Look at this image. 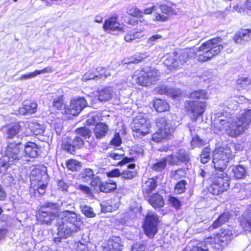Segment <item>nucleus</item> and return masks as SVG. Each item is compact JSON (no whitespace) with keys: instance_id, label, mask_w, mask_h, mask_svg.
<instances>
[{"instance_id":"obj_1","label":"nucleus","mask_w":251,"mask_h":251,"mask_svg":"<svg viewBox=\"0 0 251 251\" xmlns=\"http://www.w3.org/2000/svg\"><path fill=\"white\" fill-rule=\"evenodd\" d=\"M251 123V109L246 110L236 118H232L230 114L222 113L217 116L211 130L216 134L225 131L229 136L236 137L244 132Z\"/></svg>"},{"instance_id":"obj_2","label":"nucleus","mask_w":251,"mask_h":251,"mask_svg":"<svg viewBox=\"0 0 251 251\" xmlns=\"http://www.w3.org/2000/svg\"><path fill=\"white\" fill-rule=\"evenodd\" d=\"M197 51L194 49H186L178 52H173L165 57L164 64L171 69L181 67L189 59L196 56Z\"/></svg>"},{"instance_id":"obj_3","label":"nucleus","mask_w":251,"mask_h":251,"mask_svg":"<svg viewBox=\"0 0 251 251\" xmlns=\"http://www.w3.org/2000/svg\"><path fill=\"white\" fill-rule=\"evenodd\" d=\"M221 42L222 39L217 37L203 43L197 50L202 52L198 56V61L205 62L218 54L223 49V47L221 45Z\"/></svg>"},{"instance_id":"obj_4","label":"nucleus","mask_w":251,"mask_h":251,"mask_svg":"<svg viewBox=\"0 0 251 251\" xmlns=\"http://www.w3.org/2000/svg\"><path fill=\"white\" fill-rule=\"evenodd\" d=\"M160 76L158 70L149 67L136 71L132 77L136 83L147 87L155 84L160 79Z\"/></svg>"},{"instance_id":"obj_5","label":"nucleus","mask_w":251,"mask_h":251,"mask_svg":"<svg viewBox=\"0 0 251 251\" xmlns=\"http://www.w3.org/2000/svg\"><path fill=\"white\" fill-rule=\"evenodd\" d=\"M59 205L56 203L46 202L39 210L37 215L38 222L42 224L50 225L58 215Z\"/></svg>"},{"instance_id":"obj_6","label":"nucleus","mask_w":251,"mask_h":251,"mask_svg":"<svg viewBox=\"0 0 251 251\" xmlns=\"http://www.w3.org/2000/svg\"><path fill=\"white\" fill-rule=\"evenodd\" d=\"M229 177L223 171L217 173L213 176L208 191L213 195H219L226 191L229 187Z\"/></svg>"},{"instance_id":"obj_7","label":"nucleus","mask_w":251,"mask_h":251,"mask_svg":"<svg viewBox=\"0 0 251 251\" xmlns=\"http://www.w3.org/2000/svg\"><path fill=\"white\" fill-rule=\"evenodd\" d=\"M231 154L230 149L227 147H220L216 149L213 154V163L215 169L219 172L223 171Z\"/></svg>"},{"instance_id":"obj_8","label":"nucleus","mask_w":251,"mask_h":251,"mask_svg":"<svg viewBox=\"0 0 251 251\" xmlns=\"http://www.w3.org/2000/svg\"><path fill=\"white\" fill-rule=\"evenodd\" d=\"M150 122L147 118H135L132 126L133 136L136 138H141L150 132Z\"/></svg>"},{"instance_id":"obj_9","label":"nucleus","mask_w":251,"mask_h":251,"mask_svg":"<svg viewBox=\"0 0 251 251\" xmlns=\"http://www.w3.org/2000/svg\"><path fill=\"white\" fill-rule=\"evenodd\" d=\"M205 102L186 101L185 102V107L191 119L196 121L200 116H202L205 110Z\"/></svg>"},{"instance_id":"obj_10","label":"nucleus","mask_w":251,"mask_h":251,"mask_svg":"<svg viewBox=\"0 0 251 251\" xmlns=\"http://www.w3.org/2000/svg\"><path fill=\"white\" fill-rule=\"evenodd\" d=\"M158 222V218L157 214L154 212H148L145 218L143 227L145 234L149 238L153 237L157 232L156 226Z\"/></svg>"},{"instance_id":"obj_11","label":"nucleus","mask_w":251,"mask_h":251,"mask_svg":"<svg viewBox=\"0 0 251 251\" xmlns=\"http://www.w3.org/2000/svg\"><path fill=\"white\" fill-rule=\"evenodd\" d=\"M23 152L22 144H16L9 141H8V145L5 151V157L9 159L8 160V164H10L11 162H13L14 160L22 158Z\"/></svg>"},{"instance_id":"obj_12","label":"nucleus","mask_w":251,"mask_h":251,"mask_svg":"<svg viewBox=\"0 0 251 251\" xmlns=\"http://www.w3.org/2000/svg\"><path fill=\"white\" fill-rule=\"evenodd\" d=\"M57 221L71 226H74L77 228H78L81 224L80 219L73 211L65 210L58 214Z\"/></svg>"},{"instance_id":"obj_13","label":"nucleus","mask_w":251,"mask_h":251,"mask_svg":"<svg viewBox=\"0 0 251 251\" xmlns=\"http://www.w3.org/2000/svg\"><path fill=\"white\" fill-rule=\"evenodd\" d=\"M84 144L83 140L78 136L74 138L66 137L63 140L62 148L67 152L74 153L77 149L82 148Z\"/></svg>"},{"instance_id":"obj_14","label":"nucleus","mask_w":251,"mask_h":251,"mask_svg":"<svg viewBox=\"0 0 251 251\" xmlns=\"http://www.w3.org/2000/svg\"><path fill=\"white\" fill-rule=\"evenodd\" d=\"M57 225L58 237L54 238V241L56 243L60 242L62 238H67L71 236L73 233L76 232L78 230V228L74 226H71L65 223H62L59 221H57Z\"/></svg>"},{"instance_id":"obj_15","label":"nucleus","mask_w":251,"mask_h":251,"mask_svg":"<svg viewBox=\"0 0 251 251\" xmlns=\"http://www.w3.org/2000/svg\"><path fill=\"white\" fill-rule=\"evenodd\" d=\"M87 103L84 98L72 100L69 106L66 110L67 113L74 116L77 115L87 106Z\"/></svg>"},{"instance_id":"obj_16","label":"nucleus","mask_w":251,"mask_h":251,"mask_svg":"<svg viewBox=\"0 0 251 251\" xmlns=\"http://www.w3.org/2000/svg\"><path fill=\"white\" fill-rule=\"evenodd\" d=\"M156 126L159 130L167 131L171 134H172L175 130L172 121L166 116L157 118L156 120Z\"/></svg>"},{"instance_id":"obj_17","label":"nucleus","mask_w":251,"mask_h":251,"mask_svg":"<svg viewBox=\"0 0 251 251\" xmlns=\"http://www.w3.org/2000/svg\"><path fill=\"white\" fill-rule=\"evenodd\" d=\"M123 243L118 237H113L109 239L103 246V251H122Z\"/></svg>"},{"instance_id":"obj_18","label":"nucleus","mask_w":251,"mask_h":251,"mask_svg":"<svg viewBox=\"0 0 251 251\" xmlns=\"http://www.w3.org/2000/svg\"><path fill=\"white\" fill-rule=\"evenodd\" d=\"M233 239V234L231 230L221 229L215 236L217 242H221L223 245L227 246Z\"/></svg>"},{"instance_id":"obj_19","label":"nucleus","mask_w":251,"mask_h":251,"mask_svg":"<svg viewBox=\"0 0 251 251\" xmlns=\"http://www.w3.org/2000/svg\"><path fill=\"white\" fill-rule=\"evenodd\" d=\"M47 178L48 175L45 173L42 176L39 175L37 176V180H39L37 185L36 186V184L32 185L35 195L38 194L40 195L43 194L45 192L47 182L46 180H43V179H46Z\"/></svg>"},{"instance_id":"obj_20","label":"nucleus","mask_w":251,"mask_h":251,"mask_svg":"<svg viewBox=\"0 0 251 251\" xmlns=\"http://www.w3.org/2000/svg\"><path fill=\"white\" fill-rule=\"evenodd\" d=\"M108 130V126L104 123L100 122L95 126L93 133L96 138L100 140L105 137Z\"/></svg>"},{"instance_id":"obj_21","label":"nucleus","mask_w":251,"mask_h":251,"mask_svg":"<svg viewBox=\"0 0 251 251\" xmlns=\"http://www.w3.org/2000/svg\"><path fill=\"white\" fill-rule=\"evenodd\" d=\"M251 30L244 29L236 33L234 37L235 42L237 44H243L244 42H249L251 40L250 36Z\"/></svg>"},{"instance_id":"obj_22","label":"nucleus","mask_w":251,"mask_h":251,"mask_svg":"<svg viewBox=\"0 0 251 251\" xmlns=\"http://www.w3.org/2000/svg\"><path fill=\"white\" fill-rule=\"evenodd\" d=\"M158 92L160 94L169 95L174 99L179 98L182 94L180 89L170 88L167 86H161L158 90Z\"/></svg>"},{"instance_id":"obj_23","label":"nucleus","mask_w":251,"mask_h":251,"mask_svg":"<svg viewBox=\"0 0 251 251\" xmlns=\"http://www.w3.org/2000/svg\"><path fill=\"white\" fill-rule=\"evenodd\" d=\"M149 56L147 52H138L130 58H125L123 62L124 64H137L144 61Z\"/></svg>"},{"instance_id":"obj_24","label":"nucleus","mask_w":251,"mask_h":251,"mask_svg":"<svg viewBox=\"0 0 251 251\" xmlns=\"http://www.w3.org/2000/svg\"><path fill=\"white\" fill-rule=\"evenodd\" d=\"M204 245L208 248V251L211 249H213L214 251H222L224 247H226V246L223 245L221 242L216 241L215 237L207 239Z\"/></svg>"},{"instance_id":"obj_25","label":"nucleus","mask_w":251,"mask_h":251,"mask_svg":"<svg viewBox=\"0 0 251 251\" xmlns=\"http://www.w3.org/2000/svg\"><path fill=\"white\" fill-rule=\"evenodd\" d=\"M103 27L104 30H122L121 25L116 21V18L112 17L105 21Z\"/></svg>"},{"instance_id":"obj_26","label":"nucleus","mask_w":251,"mask_h":251,"mask_svg":"<svg viewBox=\"0 0 251 251\" xmlns=\"http://www.w3.org/2000/svg\"><path fill=\"white\" fill-rule=\"evenodd\" d=\"M25 156L30 158L36 157L38 154L36 144L33 142H27L25 146Z\"/></svg>"},{"instance_id":"obj_27","label":"nucleus","mask_w":251,"mask_h":251,"mask_svg":"<svg viewBox=\"0 0 251 251\" xmlns=\"http://www.w3.org/2000/svg\"><path fill=\"white\" fill-rule=\"evenodd\" d=\"M113 96V91L111 88H105L98 92V98L101 102H105L110 100Z\"/></svg>"},{"instance_id":"obj_28","label":"nucleus","mask_w":251,"mask_h":251,"mask_svg":"<svg viewBox=\"0 0 251 251\" xmlns=\"http://www.w3.org/2000/svg\"><path fill=\"white\" fill-rule=\"evenodd\" d=\"M229 213L228 211L225 212L221 214L219 218L213 222L209 227L210 230L216 228L222 224L225 223L229 218Z\"/></svg>"},{"instance_id":"obj_29","label":"nucleus","mask_w":251,"mask_h":251,"mask_svg":"<svg viewBox=\"0 0 251 251\" xmlns=\"http://www.w3.org/2000/svg\"><path fill=\"white\" fill-rule=\"evenodd\" d=\"M149 202L154 208H160L164 205L163 198L158 194L151 196L149 200Z\"/></svg>"},{"instance_id":"obj_30","label":"nucleus","mask_w":251,"mask_h":251,"mask_svg":"<svg viewBox=\"0 0 251 251\" xmlns=\"http://www.w3.org/2000/svg\"><path fill=\"white\" fill-rule=\"evenodd\" d=\"M116 188V182L110 179L108 181L101 183L100 185V191L104 193H109L115 190Z\"/></svg>"},{"instance_id":"obj_31","label":"nucleus","mask_w":251,"mask_h":251,"mask_svg":"<svg viewBox=\"0 0 251 251\" xmlns=\"http://www.w3.org/2000/svg\"><path fill=\"white\" fill-rule=\"evenodd\" d=\"M240 224L245 230L251 231V212H247L243 215Z\"/></svg>"},{"instance_id":"obj_32","label":"nucleus","mask_w":251,"mask_h":251,"mask_svg":"<svg viewBox=\"0 0 251 251\" xmlns=\"http://www.w3.org/2000/svg\"><path fill=\"white\" fill-rule=\"evenodd\" d=\"M127 169L121 174V176L125 179H132L137 176V172L134 170L135 165L130 164L127 165Z\"/></svg>"},{"instance_id":"obj_33","label":"nucleus","mask_w":251,"mask_h":251,"mask_svg":"<svg viewBox=\"0 0 251 251\" xmlns=\"http://www.w3.org/2000/svg\"><path fill=\"white\" fill-rule=\"evenodd\" d=\"M29 127L35 135H42L45 132L44 126L36 122H31L29 123Z\"/></svg>"},{"instance_id":"obj_34","label":"nucleus","mask_w":251,"mask_h":251,"mask_svg":"<svg viewBox=\"0 0 251 251\" xmlns=\"http://www.w3.org/2000/svg\"><path fill=\"white\" fill-rule=\"evenodd\" d=\"M157 186L156 181L153 178H149L143 185V192L149 195Z\"/></svg>"},{"instance_id":"obj_35","label":"nucleus","mask_w":251,"mask_h":251,"mask_svg":"<svg viewBox=\"0 0 251 251\" xmlns=\"http://www.w3.org/2000/svg\"><path fill=\"white\" fill-rule=\"evenodd\" d=\"M232 172L233 173L234 177L237 179L244 178L246 175L245 168L241 165L234 166Z\"/></svg>"},{"instance_id":"obj_36","label":"nucleus","mask_w":251,"mask_h":251,"mask_svg":"<svg viewBox=\"0 0 251 251\" xmlns=\"http://www.w3.org/2000/svg\"><path fill=\"white\" fill-rule=\"evenodd\" d=\"M171 134L167 131H161L158 129V130L152 135V140L156 143L161 142Z\"/></svg>"},{"instance_id":"obj_37","label":"nucleus","mask_w":251,"mask_h":251,"mask_svg":"<svg viewBox=\"0 0 251 251\" xmlns=\"http://www.w3.org/2000/svg\"><path fill=\"white\" fill-rule=\"evenodd\" d=\"M154 107L157 111L162 112L168 110L169 106L168 103L166 101L161 99H157L154 101Z\"/></svg>"},{"instance_id":"obj_38","label":"nucleus","mask_w":251,"mask_h":251,"mask_svg":"<svg viewBox=\"0 0 251 251\" xmlns=\"http://www.w3.org/2000/svg\"><path fill=\"white\" fill-rule=\"evenodd\" d=\"M21 126L18 124H15L9 126L7 130V142L12 139L20 131Z\"/></svg>"},{"instance_id":"obj_39","label":"nucleus","mask_w":251,"mask_h":251,"mask_svg":"<svg viewBox=\"0 0 251 251\" xmlns=\"http://www.w3.org/2000/svg\"><path fill=\"white\" fill-rule=\"evenodd\" d=\"M67 168L72 171H77L81 167V163L75 159H70L66 163Z\"/></svg>"},{"instance_id":"obj_40","label":"nucleus","mask_w":251,"mask_h":251,"mask_svg":"<svg viewBox=\"0 0 251 251\" xmlns=\"http://www.w3.org/2000/svg\"><path fill=\"white\" fill-rule=\"evenodd\" d=\"M190 98L194 100L207 99L208 96L205 90H199L192 92L190 94Z\"/></svg>"},{"instance_id":"obj_41","label":"nucleus","mask_w":251,"mask_h":251,"mask_svg":"<svg viewBox=\"0 0 251 251\" xmlns=\"http://www.w3.org/2000/svg\"><path fill=\"white\" fill-rule=\"evenodd\" d=\"M166 164L167 162L164 157L152 164L151 168L156 172H160L165 169Z\"/></svg>"},{"instance_id":"obj_42","label":"nucleus","mask_w":251,"mask_h":251,"mask_svg":"<svg viewBox=\"0 0 251 251\" xmlns=\"http://www.w3.org/2000/svg\"><path fill=\"white\" fill-rule=\"evenodd\" d=\"M82 212L87 217L93 218L96 216L92 207L88 205L82 204L80 206Z\"/></svg>"},{"instance_id":"obj_43","label":"nucleus","mask_w":251,"mask_h":251,"mask_svg":"<svg viewBox=\"0 0 251 251\" xmlns=\"http://www.w3.org/2000/svg\"><path fill=\"white\" fill-rule=\"evenodd\" d=\"M75 132L77 134L82 136L85 139L89 138L91 136V130L86 126L76 128Z\"/></svg>"},{"instance_id":"obj_44","label":"nucleus","mask_w":251,"mask_h":251,"mask_svg":"<svg viewBox=\"0 0 251 251\" xmlns=\"http://www.w3.org/2000/svg\"><path fill=\"white\" fill-rule=\"evenodd\" d=\"M101 78V74L97 75L95 71H88L86 73L82 76V81H87L94 79Z\"/></svg>"},{"instance_id":"obj_45","label":"nucleus","mask_w":251,"mask_h":251,"mask_svg":"<svg viewBox=\"0 0 251 251\" xmlns=\"http://www.w3.org/2000/svg\"><path fill=\"white\" fill-rule=\"evenodd\" d=\"M24 106L28 113L32 114L36 112L37 104L34 102L25 101Z\"/></svg>"},{"instance_id":"obj_46","label":"nucleus","mask_w":251,"mask_h":251,"mask_svg":"<svg viewBox=\"0 0 251 251\" xmlns=\"http://www.w3.org/2000/svg\"><path fill=\"white\" fill-rule=\"evenodd\" d=\"M236 84L241 88H245L251 84V78L242 77L237 80Z\"/></svg>"},{"instance_id":"obj_47","label":"nucleus","mask_w":251,"mask_h":251,"mask_svg":"<svg viewBox=\"0 0 251 251\" xmlns=\"http://www.w3.org/2000/svg\"><path fill=\"white\" fill-rule=\"evenodd\" d=\"M210 150L208 148H205L202 151L201 155V162L203 164L206 163L210 160Z\"/></svg>"},{"instance_id":"obj_48","label":"nucleus","mask_w":251,"mask_h":251,"mask_svg":"<svg viewBox=\"0 0 251 251\" xmlns=\"http://www.w3.org/2000/svg\"><path fill=\"white\" fill-rule=\"evenodd\" d=\"M52 105L57 109H61L64 106L63 96L54 98L52 101Z\"/></svg>"},{"instance_id":"obj_49","label":"nucleus","mask_w":251,"mask_h":251,"mask_svg":"<svg viewBox=\"0 0 251 251\" xmlns=\"http://www.w3.org/2000/svg\"><path fill=\"white\" fill-rule=\"evenodd\" d=\"M165 159L166 162H168L170 165H178L179 163L176 153L174 154L167 156L165 157Z\"/></svg>"},{"instance_id":"obj_50","label":"nucleus","mask_w":251,"mask_h":251,"mask_svg":"<svg viewBox=\"0 0 251 251\" xmlns=\"http://www.w3.org/2000/svg\"><path fill=\"white\" fill-rule=\"evenodd\" d=\"M179 162H187L189 160V154L183 150H180L176 152Z\"/></svg>"},{"instance_id":"obj_51","label":"nucleus","mask_w":251,"mask_h":251,"mask_svg":"<svg viewBox=\"0 0 251 251\" xmlns=\"http://www.w3.org/2000/svg\"><path fill=\"white\" fill-rule=\"evenodd\" d=\"M146 248V246L141 242H136L133 244L131 248V251H144Z\"/></svg>"},{"instance_id":"obj_52","label":"nucleus","mask_w":251,"mask_h":251,"mask_svg":"<svg viewBox=\"0 0 251 251\" xmlns=\"http://www.w3.org/2000/svg\"><path fill=\"white\" fill-rule=\"evenodd\" d=\"M82 178L86 179L87 180L92 179L94 176V172L90 168H86L84 170L83 173L82 174Z\"/></svg>"},{"instance_id":"obj_53","label":"nucleus","mask_w":251,"mask_h":251,"mask_svg":"<svg viewBox=\"0 0 251 251\" xmlns=\"http://www.w3.org/2000/svg\"><path fill=\"white\" fill-rule=\"evenodd\" d=\"M171 174L173 178L178 180L182 178L185 174L183 169H178L176 171L172 172Z\"/></svg>"},{"instance_id":"obj_54","label":"nucleus","mask_w":251,"mask_h":251,"mask_svg":"<svg viewBox=\"0 0 251 251\" xmlns=\"http://www.w3.org/2000/svg\"><path fill=\"white\" fill-rule=\"evenodd\" d=\"M186 184V182L185 180H181L180 182H178L175 188V190L178 194H181L183 193L185 189V185Z\"/></svg>"},{"instance_id":"obj_55","label":"nucleus","mask_w":251,"mask_h":251,"mask_svg":"<svg viewBox=\"0 0 251 251\" xmlns=\"http://www.w3.org/2000/svg\"><path fill=\"white\" fill-rule=\"evenodd\" d=\"M126 12L129 15H130L134 17L139 16L140 15V11L139 10V9L134 6L128 7L127 8Z\"/></svg>"},{"instance_id":"obj_56","label":"nucleus","mask_w":251,"mask_h":251,"mask_svg":"<svg viewBox=\"0 0 251 251\" xmlns=\"http://www.w3.org/2000/svg\"><path fill=\"white\" fill-rule=\"evenodd\" d=\"M203 142L198 136H196L193 137L191 141V145L194 148H195L202 146L203 144Z\"/></svg>"},{"instance_id":"obj_57","label":"nucleus","mask_w":251,"mask_h":251,"mask_svg":"<svg viewBox=\"0 0 251 251\" xmlns=\"http://www.w3.org/2000/svg\"><path fill=\"white\" fill-rule=\"evenodd\" d=\"M86 243V241H84L83 242L80 241H78L76 243L77 251H88V249Z\"/></svg>"},{"instance_id":"obj_58","label":"nucleus","mask_w":251,"mask_h":251,"mask_svg":"<svg viewBox=\"0 0 251 251\" xmlns=\"http://www.w3.org/2000/svg\"><path fill=\"white\" fill-rule=\"evenodd\" d=\"M169 201L176 209L180 208V202L179 201L174 197L170 196L169 198Z\"/></svg>"},{"instance_id":"obj_59","label":"nucleus","mask_w":251,"mask_h":251,"mask_svg":"<svg viewBox=\"0 0 251 251\" xmlns=\"http://www.w3.org/2000/svg\"><path fill=\"white\" fill-rule=\"evenodd\" d=\"M121 142L122 140L120 138V134L118 133H116L113 139L111 141V143L115 146H119L121 144Z\"/></svg>"},{"instance_id":"obj_60","label":"nucleus","mask_w":251,"mask_h":251,"mask_svg":"<svg viewBox=\"0 0 251 251\" xmlns=\"http://www.w3.org/2000/svg\"><path fill=\"white\" fill-rule=\"evenodd\" d=\"M162 36L159 34H156L150 37L148 40V44L153 45L158 39L162 38Z\"/></svg>"},{"instance_id":"obj_61","label":"nucleus","mask_w":251,"mask_h":251,"mask_svg":"<svg viewBox=\"0 0 251 251\" xmlns=\"http://www.w3.org/2000/svg\"><path fill=\"white\" fill-rule=\"evenodd\" d=\"M168 19V17L166 16L158 13H155L154 14V20L155 21L162 22L167 21Z\"/></svg>"},{"instance_id":"obj_62","label":"nucleus","mask_w":251,"mask_h":251,"mask_svg":"<svg viewBox=\"0 0 251 251\" xmlns=\"http://www.w3.org/2000/svg\"><path fill=\"white\" fill-rule=\"evenodd\" d=\"M160 8L162 12L166 14L173 13V9L171 7L168 6L166 5H160Z\"/></svg>"},{"instance_id":"obj_63","label":"nucleus","mask_w":251,"mask_h":251,"mask_svg":"<svg viewBox=\"0 0 251 251\" xmlns=\"http://www.w3.org/2000/svg\"><path fill=\"white\" fill-rule=\"evenodd\" d=\"M118 151V150H116L113 152L110 153L109 156L114 159V160H120L123 158L124 154L122 153H117L116 151Z\"/></svg>"},{"instance_id":"obj_64","label":"nucleus","mask_w":251,"mask_h":251,"mask_svg":"<svg viewBox=\"0 0 251 251\" xmlns=\"http://www.w3.org/2000/svg\"><path fill=\"white\" fill-rule=\"evenodd\" d=\"M37 76L36 71L34 72L30 73L27 75H22L19 78L20 80L28 79L32 78L35 77Z\"/></svg>"}]
</instances>
